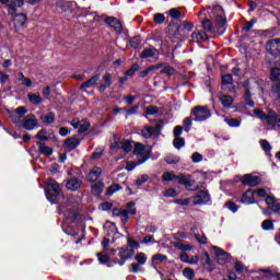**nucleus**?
<instances>
[{
  "label": "nucleus",
  "instance_id": "1",
  "mask_svg": "<svg viewBox=\"0 0 280 280\" xmlns=\"http://www.w3.org/2000/svg\"><path fill=\"white\" fill-rule=\"evenodd\" d=\"M210 19H205L202 21V27L206 32L210 34H215V32H220L221 34L224 33V26L226 25V15L224 14V9L220 5H215L211 9V16ZM221 30V31H220Z\"/></svg>",
  "mask_w": 280,
  "mask_h": 280
},
{
  "label": "nucleus",
  "instance_id": "2",
  "mask_svg": "<svg viewBox=\"0 0 280 280\" xmlns=\"http://www.w3.org/2000/svg\"><path fill=\"white\" fill-rule=\"evenodd\" d=\"M254 115L261 121H266L271 130H280V115L269 109L268 114H264L261 109H254Z\"/></svg>",
  "mask_w": 280,
  "mask_h": 280
},
{
  "label": "nucleus",
  "instance_id": "3",
  "mask_svg": "<svg viewBox=\"0 0 280 280\" xmlns=\"http://www.w3.org/2000/svg\"><path fill=\"white\" fill-rule=\"evenodd\" d=\"M190 117L192 121H207L211 117V109L207 106H195L190 112Z\"/></svg>",
  "mask_w": 280,
  "mask_h": 280
},
{
  "label": "nucleus",
  "instance_id": "4",
  "mask_svg": "<svg viewBox=\"0 0 280 280\" xmlns=\"http://www.w3.org/2000/svg\"><path fill=\"white\" fill-rule=\"evenodd\" d=\"M132 255H135V249L130 248L128 246L125 247H120L118 249V257L120 258H114L113 259V264L117 265V266H126V261H128V259H131Z\"/></svg>",
  "mask_w": 280,
  "mask_h": 280
},
{
  "label": "nucleus",
  "instance_id": "5",
  "mask_svg": "<svg viewBox=\"0 0 280 280\" xmlns=\"http://www.w3.org/2000/svg\"><path fill=\"white\" fill-rule=\"evenodd\" d=\"M150 152H152L150 147H145L139 142L136 143L133 154L138 156V165H142V163H145L150 159Z\"/></svg>",
  "mask_w": 280,
  "mask_h": 280
},
{
  "label": "nucleus",
  "instance_id": "6",
  "mask_svg": "<svg viewBox=\"0 0 280 280\" xmlns=\"http://www.w3.org/2000/svg\"><path fill=\"white\" fill-rule=\"evenodd\" d=\"M58 196H60V185L55 179H47V182H46V197L51 202H56L51 198H58Z\"/></svg>",
  "mask_w": 280,
  "mask_h": 280
},
{
  "label": "nucleus",
  "instance_id": "7",
  "mask_svg": "<svg viewBox=\"0 0 280 280\" xmlns=\"http://www.w3.org/2000/svg\"><path fill=\"white\" fill-rule=\"evenodd\" d=\"M245 94L243 96L244 103L240 105L238 113H246L244 108H253L255 106V102L253 101V95L250 94V88L248 85V81L245 82Z\"/></svg>",
  "mask_w": 280,
  "mask_h": 280
},
{
  "label": "nucleus",
  "instance_id": "8",
  "mask_svg": "<svg viewBox=\"0 0 280 280\" xmlns=\"http://www.w3.org/2000/svg\"><path fill=\"white\" fill-rule=\"evenodd\" d=\"M25 113H27V109L24 106L18 107L14 112H11L10 117L13 124H16L19 127H21Z\"/></svg>",
  "mask_w": 280,
  "mask_h": 280
},
{
  "label": "nucleus",
  "instance_id": "9",
  "mask_svg": "<svg viewBox=\"0 0 280 280\" xmlns=\"http://www.w3.org/2000/svg\"><path fill=\"white\" fill-rule=\"evenodd\" d=\"M106 25L110 26L112 30L117 32V34H121L124 32V25H121V21L115 16H107L105 19Z\"/></svg>",
  "mask_w": 280,
  "mask_h": 280
},
{
  "label": "nucleus",
  "instance_id": "10",
  "mask_svg": "<svg viewBox=\"0 0 280 280\" xmlns=\"http://www.w3.org/2000/svg\"><path fill=\"white\" fill-rule=\"evenodd\" d=\"M210 201H211V196L209 195V191H207V190L199 191V194H197L192 199V203L195 206L207 205V202H210Z\"/></svg>",
  "mask_w": 280,
  "mask_h": 280
},
{
  "label": "nucleus",
  "instance_id": "11",
  "mask_svg": "<svg viewBox=\"0 0 280 280\" xmlns=\"http://www.w3.org/2000/svg\"><path fill=\"white\" fill-rule=\"evenodd\" d=\"M265 202L268 207V209H270V211H272L273 213H279L280 212V201L275 198V196L269 195L266 197Z\"/></svg>",
  "mask_w": 280,
  "mask_h": 280
},
{
  "label": "nucleus",
  "instance_id": "12",
  "mask_svg": "<svg viewBox=\"0 0 280 280\" xmlns=\"http://www.w3.org/2000/svg\"><path fill=\"white\" fill-rule=\"evenodd\" d=\"M71 126L75 129H79L80 135L86 132V130L91 128V124H89V121L80 120L79 118L72 119Z\"/></svg>",
  "mask_w": 280,
  "mask_h": 280
},
{
  "label": "nucleus",
  "instance_id": "13",
  "mask_svg": "<svg viewBox=\"0 0 280 280\" xmlns=\"http://www.w3.org/2000/svg\"><path fill=\"white\" fill-rule=\"evenodd\" d=\"M266 49L269 51V54H271V56H280V39L269 40Z\"/></svg>",
  "mask_w": 280,
  "mask_h": 280
},
{
  "label": "nucleus",
  "instance_id": "14",
  "mask_svg": "<svg viewBox=\"0 0 280 280\" xmlns=\"http://www.w3.org/2000/svg\"><path fill=\"white\" fill-rule=\"evenodd\" d=\"M241 183L246 187H257L259 185V177L250 174H245L241 179Z\"/></svg>",
  "mask_w": 280,
  "mask_h": 280
},
{
  "label": "nucleus",
  "instance_id": "15",
  "mask_svg": "<svg viewBox=\"0 0 280 280\" xmlns=\"http://www.w3.org/2000/svg\"><path fill=\"white\" fill-rule=\"evenodd\" d=\"M140 58L148 59L153 58L154 61L159 60V50L154 47H149L142 50Z\"/></svg>",
  "mask_w": 280,
  "mask_h": 280
},
{
  "label": "nucleus",
  "instance_id": "16",
  "mask_svg": "<svg viewBox=\"0 0 280 280\" xmlns=\"http://www.w3.org/2000/svg\"><path fill=\"white\" fill-rule=\"evenodd\" d=\"M212 249L214 250V255H217L218 264L223 266V264H226V261H229V253H226L223 249H221L220 247H215V246L212 247Z\"/></svg>",
  "mask_w": 280,
  "mask_h": 280
},
{
  "label": "nucleus",
  "instance_id": "17",
  "mask_svg": "<svg viewBox=\"0 0 280 280\" xmlns=\"http://www.w3.org/2000/svg\"><path fill=\"white\" fill-rule=\"evenodd\" d=\"M38 126V120L35 116H32L30 118H26L22 120V124L20 125V128H24L25 130H34Z\"/></svg>",
  "mask_w": 280,
  "mask_h": 280
},
{
  "label": "nucleus",
  "instance_id": "18",
  "mask_svg": "<svg viewBox=\"0 0 280 280\" xmlns=\"http://www.w3.org/2000/svg\"><path fill=\"white\" fill-rule=\"evenodd\" d=\"M161 131V125H155V127L147 126L142 129L141 133L144 139H150L152 136L156 135V132Z\"/></svg>",
  "mask_w": 280,
  "mask_h": 280
},
{
  "label": "nucleus",
  "instance_id": "19",
  "mask_svg": "<svg viewBox=\"0 0 280 280\" xmlns=\"http://www.w3.org/2000/svg\"><path fill=\"white\" fill-rule=\"evenodd\" d=\"M0 3H2V5H7V8L10 9V12H15L16 5L21 8V5L25 3V1L24 0H0Z\"/></svg>",
  "mask_w": 280,
  "mask_h": 280
},
{
  "label": "nucleus",
  "instance_id": "20",
  "mask_svg": "<svg viewBox=\"0 0 280 280\" xmlns=\"http://www.w3.org/2000/svg\"><path fill=\"white\" fill-rule=\"evenodd\" d=\"M100 176H102V168L94 166L88 175V180L90 183H95V180H97Z\"/></svg>",
  "mask_w": 280,
  "mask_h": 280
},
{
  "label": "nucleus",
  "instance_id": "21",
  "mask_svg": "<svg viewBox=\"0 0 280 280\" xmlns=\"http://www.w3.org/2000/svg\"><path fill=\"white\" fill-rule=\"evenodd\" d=\"M25 21H27V16L25 14L20 13L14 15L13 23L15 25V30H21L25 25Z\"/></svg>",
  "mask_w": 280,
  "mask_h": 280
},
{
  "label": "nucleus",
  "instance_id": "22",
  "mask_svg": "<svg viewBox=\"0 0 280 280\" xmlns=\"http://www.w3.org/2000/svg\"><path fill=\"white\" fill-rule=\"evenodd\" d=\"M96 257L100 264H107V268H113V266L115 265L113 260L110 261V257L108 256V254L104 252L96 254Z\"/></svg>",
  "mask_w": 280,
  "mask_h": 280
},
{
  "label": "nucleus",
  "instance_id": "23",
  "mask_svg": "<svg viewBox=\"0 0 280 280\" xmlns=\"http://www.w3.org/2000/svg\"><path fill=\"white\" fill-rule=\"evenodd\" d=\"M82 186V182L80 179H69L66 183V187L67 189H69L70 191H78V189Z\"/></svg>",
  "mask_w": 280,
  "mask_h": 280
},
{
  "label": "nucleus",
  "instance_id": "24",
  "mask_svg": "<svg viewBox=\"0 0 280 280\" xmlns=\"http://www.w3.org/2000/svg\"><path fill=\"white\" fill-rule=\"evenodd\" d=\"M192 43H203L207 40L208 36L205 31H197L191 34Z\"/></svg>",
  "mask_w": 280,
  "mask_h": 280
},
{
  "label": "nucleus",
  "instance_id": "25",
  "mask_svg": "<svg viewBox=\"0 0 280 280\" xmlns=\"http://www.w3.org/2000/svg\"><path fill=\"white\" fill-rule=\"evenodd\" d=\"M113 215L121 218V222H128V210H120L118 208H114L112 211Z\"/></svg>",
  "mask_w": 280,
  "mask_h": 280
},
{
  "label": "nucleus",
  "instance_id": "26",
  "mask_svg": "<svg viewBox=\"0 0 280 280\" xmlns=\"http://www.w3.org/2000/svg\"><path fill=\"white\" fill-rule=\"evenodd\" d=\"M100 80V74H96L94 77H92L91 79H89L88 81L83 82L81 84V89H91V86H95V84H97V81Z\"/></svg>",
  "mask_w": 280,
  "mask_h": 280
},
{
  "label": "nucleus",
  "instance_id": "27",
  "mask_svg": "<svg viewBox=\"0 0 280 280\" xmlns=\"http://www.w3.org/2000/svg\"><path fill=\"white\" fill-rule=\"evenodd\" d=\"M220 102L224 108H231L233 106L234 98L231 95H221Z\"/></svg>",
  "mask_w": 280,
  "mask_h": 280
},
{
  "label": "nucleus",
  "instance_id": "28",
  "mask_svg": "<svg viewBox=\"0 0 280 280\" xmlns=\"http://www.w3.org/2000/svg\"><path fill=\"white\" fill-rule=\"evenodd\" d=\"M260 148L264 150L267 156H272V145H270V142L268 140L261 139L259 141Z\"/></svg>",
  "mask_w": 280,
  "mask_h": 280
},
{
  "label": "nucleus",
  "instance_id": "29",
  "mask_svg": "<svg viewBox=\"0 0 280 280\" xmlns=\"http://www.w3.org/2000/svg\"><path fill=\"white\" fill-rule=\"evenodd\" d=\"M65 145L67 150H75L80 145V140L78 138H69L66 140Z\"/></svg>",
  "mask_w": 280,
  "mask_h": 280
},
{
  "label": "nucleus",
  "instance_id": "30",
  "mask_svg": "<svg viewBox=\"0 0 280 280\" xmlns=\"http://www.w3.org/2000/svg\"><path fill=\"white\" fill-rule=\"evenodd\" d=\"M37 145L39 148L40 154H44L45 156H51L54 154V149L45 145V143L37 142Z\"/></svg>",
  "mask_w": 280,
  "mask_h": 280
},
{
  "label": "nucleus",
  "instance_id": "31",
  "mask_svg": "<svg viewBox=\"0 0 280 280\" xmlns=\"http://www.w3.org/2000/svg\"><path fill=\"white\" fill-rule=\"evenodd\" d=\"M92 189V194H94V196H100V194H102V191H104V182H97L95 184H93L91 186Z\"/></svg>",
  "mask_w": 280,
  "mask_h": 280
},
{
  "label": "nucleus",
  "instance_id": "32",
  "mask_svg": "<svg viewBox=\"0 0 280 280\" xmlns=\"http://www.w3.org/2000/svg\"><path fill=\"white\" fill-rule=\"evenodd\" d=\"M224 121L230 128H240L242 126V118H225Z\"/></svg>",
  "mask_w": 280,
  "mask_h": 280
},
{
  "label": "nucleus",
  "instance_id": "33",
  "mask_svg": "<svg viewBox=\"0 0 280 280\" xmlns=\"http://www.w3.org/2000/svg\"><path fill=\"white\" fill-rule=\"evenodd\" d=\"M254 192L253 189H248L242 197V202L245 205H253Z\"/></svg>",
  "mask_w": 280,
  "mask_h": 280
},
{
  "label": "nucleus",
  "instance_id": "34",
  "mask_svg": "<svg viewBox=\"0 0 280 280\" xmlns=\"http://www.w3.org/2000/svg\"><path fill=\"white\" fill-rule=\"evenodd\" d=\"M135 259L139 266H145L148 261V255H145L143 252H140L135 256Z\"/></svg>",
  "mask_w": 280,
  "mask_h": 280
},
{
  "label": "nucleus",
  "instance_id": "35",
  "mask_svg": "<svg viewBox=\"0 0 280 280\" xmlns=\"http://www.w3.org/2000/svg\"><path fill=\"white\" fill-rule=\"evenodd\" d=\"M156 69H161V66L148 67L145 70L140 71L139 78H147L148 75H150V73H152V71H156Z\"/></svg>",
  "mask_w": 280,
  "mask_h": 280
},
{
  "label": "nucleus",
  "instance_id": "36",
  "mask_svg": "<svg viewBox=\"0 0 280 280\" xmlns=\"http://www.w3.org/2000/svg\"><path fill=\"white\" fill-rule=\"evenodd\" d=\"M165 162L168 165H176V163L180 162V158L178 155H175V154H168V155L165 156Z\"/></svg>",
  "mask_w": 280,
  "mask_h": 280
},
{
  "label": "nucleus",
  "instance_id": "37",
  "mask_svg": "<svg viewBox=\"0 0 280 280\" xmlns=\"http://www.w3.org/2000/svg\"><path fill=\"white\" fill-rule=\"evenodd\" d=\"M55 119H56V115L51 112L42 116V121L44 124H54Z\"/></svg>",
  "mask_w": 280,
  "mask_h": 280
},
{
  "label": "nucleus",
  "instance_id": "38",
  "mask_svg": "<svg viewBox=\"0 0 280 280\" xmlns=\"http://www.w3.org/2000/svg\"><path fill=\"white\" fill-rule=\"evenodd\" d=\"M262 231H275V223L272 220L267 219L261 223Z\"/></svg>",
  "mask_w": 280,
  "mask_h": 280
},
{
  "label": "nucleus",
  "instance_id": "39",
  "mask_svg": "<svg viewBox=\"0 0 280 280\" xmlns=\"http://www.w3.org/2000/svg\"><path fill=\"white\" fill-rule=\"evenodd\" d=\"M270 80L272 82H279L280 81V69L279 68H272L270 70Z\"/></svg>",
  "mask_w": 280,
  "mask_h": 280
},
{
  "label": "nucleus",
  "instance_id": "40",
  "mask_svg": "<svg viewBox=\"0 0 280 280\" xmlns=\"http://www.w3.org/2000/svg\"><path fill=\"white\" fill-rule=\"evenodd\" d=\"M28 100L31 102V104H43V97H40V95L38 94H28Z\"/></svg>",
  "mask_w": 280,
  "mask_h": 280
},
{
  "label": "nucleus",
  "instance_id": "41",
  "mask_svg": "<svg viewBox=\"0 0 280 280\" xmlns=\"http://www.w3.org/2000/svg\"><path fill=\"white\" fill-rule=\"evenodd\" d=\"M173 145L176 150H180V148H185V138H174Z\"/></svg>",
  "mask_w": 280,
  "mask_h": 280
},
{
  "label": "nucleus",
  "instance_id": "42",
  "mask_svg": "<svg viewBox=\"0 0 280 280\" xmlns=\"http://www.w3.org/2000/svg\"><path fill=\"white\" fill-rule=\"evenodd\" d=\"M120 189L121 186L119 184H113L107 188L106 196H113V194H116V191H119Z\"/></svg>",
  "mask_w": 280,
  "mask_h": 280
},
{
  "label": "nucleus",
  "instance_id": "43",
  "mask_svg": "<svg viewBox=\"0 0 280 280\" xmlns=\"http://www.w3.org/2000/svg\"><path fill=\"white\" fill-rule=\"evenodd\" d=\"M176 175L172 172H164L162 175V180L164 183H171V180H174V178L176 179Z\"/></svg>",
  "mask_w": 280,
  "mask_h": 280
},
{
  "label": "nucleus",
  "instance_id": "44",
  "mask_svg": "<svg viewBox=\"0 0 280 280\" xmlns=\"http://www.w3.org/2000/svg\"><path fill=\"white\" fill-rule=\"evenodd\" d=\"M35 139H39V141H49V137H47V130L42 129L35 136Z\"/></svg>",
  "mask_w": 280,
  "mask_h": 280
},
{
  "label": "nucleus",
  "instance_id": "45",
  "mask_svg": "<svg viewBox=\"0 0 280 280\" xmlns=\"http://www.w3.org/2000/svg\"><path fill=\"white\" fill-rule=\"evenodd\" d=\"M167 260V256L163 254H155L152 257V261L155 264H163V261Z\"/></svg>",
  "mask_w": 280,
  "mask_h": 280
},
{
  "label": "nucleus",
  "instance_id": "46",
  "mask_svg": "<svg viewBox=\"0 0 280 280\" xmlns=\"http://www.w3.org/2000/svg\"><path fill=\"white\" fill-rule=\"evenodd\" d=\"M224 207L225 209H229V211H232V213H237V209H240L233 201L225 202Z\"/></svg>",
  "mask_w": 280,
  "mask_h": 280
},
{
  "label": "nucleus",
  "instance_id": "47",
  "mask_svg": "<svg viewBox=\"0 0 280 280\" xmlns=\"http://www.w3.org/2000/svg\"><path fill=\"white\" fill-rule=\"evenodd\" d=\"M191 178V175H177L176 176V180L179 183V185H185L187 183L188 179Z\"/></svg>",
  "mask_w": 280,
  "mask_h": 280
},
{
  "label": "nucleus",
  "instance_id": "48",
  "mask_svg": "<svg viewBox=\"0 0 280 280\" xmlns=\"http://www.w3.org/2000/svg\"><path fill=\"white\" fill-rule=\"evenodd\" d=\"M153 19H154L155 23H158V25L165 23V15L163 13H156L153 16Z\"/></svg>",
  "mask_w": 280,
  "mask_h": 280
},
{
  "label": "nucleus",
  "instance_id": "49",
  "mask_svg": "<svg viewBox=\"0 0 280 280\" xmlns=\"http://www.w3.org/2000/svg\"><path fill=\"white\" fill-rule=\"evenodd\" d=\"M257 23V21L252 20L249 22H245V24L243 25V30L244 32H250V30H253V26Z\"/></svg>",
  "mask_w": 280,
  "mask_h": 280
},
{
  "label": "nucleus",
  "instance_id": "50",
  "mask_svg": "<svg viewBox=\"0 0 280 280\" xmlns=\"http://www.w3.org/2000/svg\"><path fill=\"white\" fill-rule=\"evenodd\" d=\"M165 198H176V190L174 188H168L163 192Z\"/></svg>",
  "mask_w": 280,
  "mask_h": 280
},
{
  "label": "nucleus",
  "instance_id": "51",
  "mask_svg": "<svg viewBox=\"0 0 280 280\" xmlns=\"http://www.w3.org/2000/svg\"><path fill=\"white\" fill-rule=\"evenodd\" d=\"M121 148L124 152H130L132 150V143L130 142V140H126L121 143Z\"/></svg>",
  "mask_w": 280,
  "mask_h": 280
},
{
  "label": "nucleus",
  "instance_id": "52",
  "mask_svg": "<svg viewBox=\"0 0 280 280\" xmlns=\"http://www.w3.org/2000/svg\"><path fill=\"white\" fill-rule=\"evenodd\" d=\"M148 178H150V177L148 176V174H143V175L139 176V177L137 178V180H136V185L141 186V185H143L144 183H148Z\"/></svg>",
  "mask_w": 280,
  "mask_h": 280
},
{
  "label": "nucleus",
  "instance_id": "53",
  "mask_svg": "<svg viewBox=\"0 0 280 280\" xmlns=\"http://www.w3.org/2000/svg\"><path fill=\"white\" fill-rule=\"evenodd\" d=\"M130 46L133 49H137L139 47V45H141V37H133L130 42H129Z\"/></svg>",
  "mask_w": 280,
  "mask_h": 280
},
{
  "label": "nucleus",
  "instance_id": "54",
  "mask_svg": "<svg viewBox=\"0 0 280 280\" xmlns=\"http://www.w3.org/2000/svg\"><path fill=\"white\" fill-rule=\"evenodd\" d=\"M271 93L275 97L280 98V83L272 85Z\"/></svg>",
  "mask_w": 280,
  "mask_h": 280
},
{
  "label": "nucleus",
  "instance_id": "55",
  "mask_svg": "<svg viewBox=\"0 0 280 280\" xmlns=\"http://www.w3.org/2000/svg\"><path fill=\"white\" fill-rule=\"evenodd\" d=\"M184 277H186V279H194L195 277V272H194V269L191 268H186L184 269Z\"/></svg>",
  "mask_w": 280,
  "mask_h": 280
},
{
  "label": "nucleus",
  "instance_id": "56",
  "mask_svg": "<svg viewBox=\"0 0 280 280\" xmlns=\"http://www.w3.org/2000/svg\"><path fill=\"white\" fill-rule=\"evenodd\" d=\"M122 110H126L127 112V117L129 115H137L138 110H139V105H136L131 108H124Z\"/></svg>",
  "mask_w": 280,
  "mask_h": 280
},
{
  "label": "nucleus",
  "instance_id": "57",
  "mask_svg": "<svg viewBox=\"0 0 280 280\" xmlns=\"http://www.w3.org/2000/svg\"><path fill=\"white\" fill-rule=\"evenodd\" d=\"M222 84H233V75L225 74L222 77Z\"/></svg>",
  "mask_w": 280,
  "mask_h": 280
},
{
  "label": "nucleus",
  "instance_id": "58",
  "mask_svg": "<svg viewBox=\"0 0 280 280\" xmlns=\"http://www.w3.org/2000/svg\"><path fill=\"white\" fill-rule=\"evenodd\" d=\"M139 71V65L135 63L129 70H127L126 75H135Z\"/></svg>",
  "mask_w": 280,
  "mask_h": 280
},
{
  "label": "nucleus",
  "instance_id": "59",
  "mask_svg": "<svg viewBox=\"0 0 280 280\" xmlns=\"http://www.w3.org/2000/svg\"><path fill=\"white\" fill-rule=\"evenodd\" d=\"M21 78V82L22 84H24V86H32V80L30 78H25V75H23V73H20Z\"/></svg>",
  "mask_w": 280,
  "mask_h": 280
},
{
  "label": "nucleus",
  "instance_id": "60",
  "mask_svg": "<svg viewBox=\"0 0 280 280\" xmlns=\"http://www.w3.org/2000/svg\"><path fill=\"white\" fill-rule=\"evenodd\" d=\"M192 163H200L202 161V154L195 152L191 155Z\"/></svg>",
  "mask_w": 280,
  "mask_h": 280
},
{
  "label": "nucleus",
  "instance_id": "61",
  "mask_svg": "<svg viewBox=\"0 0 280 280\" xmlns=\"http://www.w3.org/2000/svg\"><path fill=\"white\" fill-rule=\"evenodd\" d=\"M180 135H183V128L180 126H176L173 130L174 139L180 138Z\"/></svg>",
  "mask_w": 280,
  "mask_h": 280
},
{
  "label": "nucleus",
  "instance_id": "62",
  "mask_svg": "<svg viewBox=\"0 0 280 280\" xmlns=\"http://www.w3.org/2000/svg\"><path fill=\"white\" fill-rule=\"evenodd\" d=\"M170 16H172V19H180V11H178L176 8H173L170 10Z\"/></svg>",
  "mask_w": 280,
  "mask_h": 280
},
{
  "label": "nucleus",
  "instance_id": "63",
  "mask_svg": "<svg viewBox=\"0 0 280 280\" xmlns=\"http://www.w3.org/2000/svg\"><path fill=\"white\" fill-rule=\"evenodd\" d=\"M174 68L171 66L165 67L163 70H161V73H164L165 75H174Z\"/></svg>",
  "mask_w": 280,
  "mask_h": 280
},
{
  "label": "nucleus",
  "instance_id": "64",
  "mask_svg": "<svg viewBox=\"0 0 280 280\" xmlns=\"http://www.w3.org/2000/svg\"><path fill=\"white\" fill-rule=\"evenodd\" d=\"M176 248H179V250H191L194 247L189 244H182V243H177L176 244Z\"/></svg>",
  "mask_w": 280,
  "mask_h": 280
}]
</instances>
